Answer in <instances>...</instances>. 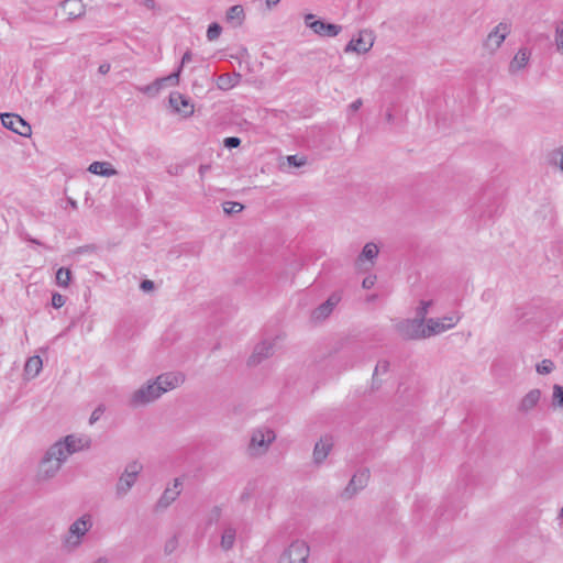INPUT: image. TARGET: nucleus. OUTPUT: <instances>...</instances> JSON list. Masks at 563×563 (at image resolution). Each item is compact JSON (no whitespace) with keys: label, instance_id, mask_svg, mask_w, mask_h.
I'll list each match as a JSON object with an SVG mask.
<instances>
[{"label":"nucleus","instance_id":"51","mask_svg":"<svg viewBox=\"0 0 563 563\" xmlns=\"http://www.w3.org/2000/svg\"><path fill=\"white\" fill-rule=\"evenodd\" d=\"M67 202H68V205H69L73 209H77V208H78V206H77V201H76V200H74L73 198H68V199H67Z\"/></svg>","mask_w":563,"mask_h":563},{"label":"nucleus","instance_id":"53","mask_svg":"<svg viewBox=\"0 0 563 563\" xmlns=\"http://www.w3.org/2000/svg\"><path fill=\"white\" fill-rule=\"evenodd\" d=\"M280 0H267V7L271 8L272 5H276Z\"/></svg>","mask_w":563,"mask_h":563},{"label":"nucleus","instance_id":"37","mask_svg":"<svg viewBox=\"0 0 563 563\" xmlns=\"http://www.w3.org/2000/svg\"><path fill=\"white\" fill-rule=\"evenodd\" d=\"M555 44L558 51L563 55V22L556 26Z\"/></svg>","mask_w":563,"mask_h":563},{"label":"nucleus","instance_id":"39","mask_svg":"<svg viewBox=\"0 0 563 563\" xmlns=\"http://www.w3.org/2000/svg\"><path fill=\"white\" fill-rule=\"evenodd\" d=\"M106 411V407L104 405H99L92 412H91V416L89 418V423L90 424H93L96 423L100 418L101 416Z\"/></svg>","mask_w":563,"mask_h":563},{"label":"nucleus","instance_id":"52","mask_svg":"<svg viewBox=\"0 0 563 563\" xmlns=\"http://www.w3.org/2000/svg\"><path fill=\"white\" fill-rule=\"evenodd\" d=\"M92 563H109V560L104 556H101V558H98L95 562Z\"/></svg>","mask_w":563,"mask_h":563},{"label":"nucleus","instance_id":"3","mask_svg":"<svg viewBox=\"0 0 563 563\" xmlns=\"http://www.w3.org/2000/svg\"><path fill=\"white\" fill-rule=\"evenodd\" d=\"M275 438V432L272 429L260 428L254 430L247 448L250 455L261 456L265 454Z\"/></svg>","mask_w":563,"mask_h":563},{"label":"nucleus","instance_id":"30","mask_svg":"<svg viewBox=\"0 0 563 563\" xmlns=\"http://www.w3.org/2000/svg\"><path fill=\"white\" fill-rule=\"evenodd\" d=\"M71 272L68 268L60 267L56 273V283L60 287H67L70 282Z\"/></svg>","mask_w":563,"mask_h":563},{"label":"nucleus","instance_id":"9","mask_svg":"<svg viewBox=\"0 0 563 563\" xmlns=\"http://www.w3.org/2000/svg\"><path fill=\"white\" fill-rule=\"evenodd\" d=\"M192 58V55H191V52L190 51H187L184 55H183V58H181V63L178 67V69L170 74L169 76H166V77H163V78H159V79H156L155 82L153 85H148L144 88H141V91L145 92V93H150L152 91L154 92H158L159 89L163 87V86H166V85H177L178 81H179V75H180V71L183 69V66L190 62Z\"/></svg>","mask_w":563,"mask_h":563},{"label":"nucleus","instance_id":"22","mask_svg":"<svg viewBox=\"0 0 563 563\" xmlns=\"http://www.w3.org/2000/svg\"><path fill=\"white\" fill-rule=\"evenodd\" d=\"M369 478V472L367 470H362L353 475L349 485L346 486L344 494L346 497H352L360 489L365 487Z\"/></svg>","mask_w":563,"mask_h":563},{"label":"nucleus","instance_id":"13","mask_svg":"<svg viewBox=\"0 0 563 563\" xmlns=\"http://www.w3.org/2000/svg\"><path fill=\"white\" fill-rule=\"evenodd\" d=\"M509 33V27L506 23H499L487 36L484 47L489 52L494 53L499 48L501 43L505 41L507 34Z\"/></svg>","mask_w":563,"mask_h":563},{"label":"nucleus","instance_id":"15","mask_svg":"<svg viewBox=\"0 0 563 563\" xmlns=\"http://www.w3.org/2000/svg\"><path fill=\"white\" fill-rule=\"evenodd\" d=\"M340 294H332L323 303H321L312 311L311 318L314 321H322L327 319L333 311L334 307L340 302Z\"/></svg>","mask_w":563,"mask_h":563},{"label":"nucleus","instance_id":"10","mask_svg":"<svg viewBox=\"0 0 563 563\" xmlns=\"http://www.w3.org/2000/svg\"><path fill=\"white\" fill-rule=\"evenodd\" d=\"M374 44V34L371 31L363 30L360 31L356 38H352L345 46V53H357L364 54L367 53Z\"/></svg>","mask_w":563,"mask_h":563},{"label":"nucleus","instance_id":"45","mask_svg":"<svg viewBox=\"0 0 563 563\" xmlns=\"http://www.w3.org/2000/svg\"><path fill=\"white\" fill-rule=\"evenodd\" d=\"M363 106V100L361 98L356 99L349 106V110L352 112L357 111Z\"/></svg>","mask_w":563,"mask_h":563},{"label":"nucleus","instance_id":"18","mask_svg":"<svg viewBox=\"0 0 563 563\" xmlns=\"http://www.w3.org/2000/svg\"><path fill=\"white\" fill-rule=\"evenodd\" d=\"M333 448V440L330 435H323L320 440L314 444L313 448V462L317 465H320L329 455Z\"/></svg>","mask_w":563,"mask_h":563},{"label":"nucleus","instance_id":"11","mask_svg":"<svg viewBox=\"0 0 563 563\" xmlns=\"http://www.w3.org/2000/svg\"><path fill=\"white\" fill-rule=\"evenodd\" d=\"M1 122L4 128L21 136H30L32 133L31 125L18 114L4 113L1 115Z\"/></svg>","mask_w":563,"mask_h":563},{"label":"nucleus","instance_id":"48","mask_svg":"<svg viewBox=\"0 0 563 563\" xmlns=\"http://www.w3.org/2000/svg\"><path fill=\"white\" fill-rule=\"evenodd\" d=\"M154 288V283L150 279H145L141 283V289L151 290Z\"/></svg>","mask_w":563,"mask_h":563},{"label":"nucleus","instance_id":"29","mask_svg":"<svg viewBox=\"0 0 563 563\" xmlns=\"http://www.w3.org/2000/svg\"><path fill=\"white\" fill-rule=\"evenodd\" d=\"M42 366H43L42 358L37 355H34V356H31L27 358L25 366H24V372L26 375H29L31 377H35L40 374Z\"/></svg>","mask_w":563,"mask_h":563},{"label":"nucleus","instance_id":"4","mask_svg":"<svg viewBox=\"0 0 563 563\" xmlns=\"http://www.w3.org/2000/svg\"><path fill=\"white\" fill-rule=\"evenodd\" d=\"M310 548L302 540L292 541L278 559V563H307Z\"/></svg>","mask_w":563,"mask_h":563},{"label":"nucleus","instance_id":"7","mask_svg":"<svg viewBox=\"0 0 563 563\" xmlns=\"http://www.w3.org/2000/svg\"><path fill=\"white\" fill-rule=\"evenodd\" d=\"M398 334L405 340L426 339L424 324L418 319H406L396 324Z\"/></svg>","mask_w":563,"mask_h":563},{"label":"nucleus","instance_id":"28","mask_svg":"<svg viewBox=\"0 0 563 563\" xmlns=\"http://www.w3.org/2000/svg\"><path fill=\"white\" fill-rule=\"evenodd\" d=\"M529 52L525 48H521L517 52L512 60L509 65V70L511 73H517L518 70L525 68L529 62Z\"/></svg>","mask_w":563,"mask_h":563},{"label":"nucleus","instance_id":"24","mask_svg":"<svg viewBox=\"0 0 563 563\" xmlns=\"http://www.w3.org/2000/svg\"><path fill=\"white\" fill-rule=\"evenodd\" d=\"M378 253V246L374 242L366 243L355 261L356 267L362 268V265L365 261H368L372 267L374 265V260L377 257Z\"/></svg>","mask_w":563,"mask_h":563},{"label":"nucleus","instance_id":"42","mask_svg":"<svg viewBox=\"0 0 563 563\" xmlns=\"http://www.w3.org/2000/svg\"><path fill=\"white\" fill-rule=\"evenodd\" d=\"M223 143H224V146L228 148H235L241 144V140L236 136H230V137H225Z\"/></svg>","mask_w":563,"mask_h":563},{"label":"nucleus","instance_id":"27","mask_svg":"<svg viewBox=\"0 0 563 563\" xmlns=\"http://www.w3.org/2000/svg\"><path fill=\"white\" fill-rule=\"evenodd\" d=\"M241 80L239 73L222 74L217 79V87L221 90H230L235 87Z\"/></svg>","mask_w":563,"mask_h":563},{"label":"nucleus","instance_id":"23","mask_svg":"<svg viewBox=\"0 0 563 563\" xmlns=\"http://www.w3.org/2000/svg\"><path fill=\"white\" fill-rule=\"evenodd\" d=\"M245 11L241 4L230 7L225 12V22L232 27H240L245 21Z\"/></svg>","mask_w":563,"mask_h":563},{"label":"nucleus","instance_id":"26","mask_svg":"<svg viewBox=\"0 0 563 563\" xmlns=\"http://www.w3.org/2000/svg\"><path fill=\"white\" fill-rule=\"evenodd\" d=\"M541 391L539 389H531L520 401L518 409L522 412L532 410L539 402Z\"/></svg>","mask_w":563,"mask_h":563},{"label":"nucleus","instance_id":"6","mask_svg":"<svg viewBox=\"0 0 563 563\" xmlns=\"http://www.w3.org/2000/svg\"><path fill=\"white\" fill-rule=\"evenodd\" d=\"M91 528V521L89 518L80 517L69 527L68 534L65 538V545L69 549H75L81 543V538Z\"/></svg>","mask_w":563,"mask_h":563},{"label":"nucleus","instance_id":"34","mask_svg":"<svg viewBox=\"0 0 563 563\" xmlns=\"http://www.w3.org/2000/svg\"><path fill=\"white\" fill-rule=\"evenodd\" d=\"M554 369V363L551 360H543L537 365V372L541 375L550 374Z\"/></svg>","mask_w":563,"mask_h":563},{"label":"nucleus","instance_id":"2","mask_svg":"<svg viewBox=\"0 0 563 563\" xmlns=\"http://www.w3.org/2000/svg\"><path fill=\"white\" fill-rule=\"evenodd\" d=\"M142 470L143 466L137 461H132L125 466L115 484V497L118 499H121L128 495V493L136 483Z\"/></svg>","mask_w":563,"mask_h":563},{"label":"nucleus","instance_id":"47","mask_svg":"<svg viewBox=\"0 0 563 563\" xmlns=\"http://www.w3.org/2000/svg\"><path fill=\"white\" fill-rule=\"evenodd\" d=\"M141 4L144 5L148 10H155L156 9L155 0H143L141 2Z\"/></svg>","mask_w":563,"mask_h":563},{"label":"nucleus","instance_id":"44","mask_svg":"<svg viewBox=\"0 0 563 563\" xmlns=\"http://www.w3.org/2000/svg\"><path fill=\"white\" fill-rule=\"evenodd\" d=\"M376 277L375 276H367L363 279L362 286L365 289H371L375 285Z\"/></svg>","mask_w":563,"mask_h":563},{"label":"nucleus","instance_id":"49","mask_svg":"<svg viewBox=\"0 0 563 563\" xmlns=\"http://www.w3.org/2000/svg\"><path fill=\"white\" fill-rule=\"evenodd\" d=\"M110 70V64L108 63H104V64H101L98 68V71L101 74V75H106L108 74Z\"/></svg>","mask_w":563,"mask_h":563},{"label":"nucleus","instance_id":"25","mask_svg":"<svg viewBox=\"0 0 563 563\" xmlns=\"http://www.w3.org/2000/svg\"><path fill=\"white\" fill-rule=\"evenodd\" d=\"M88 172L104 177L115 176L118 170L109 162H93L89 165Z\"/></svg>","mask_w":563,"mask_h":563},{"label":"nucleus","instance_id":"19","mask_svg":"<svg viewBox=\"0 0 563 563\" xmlns=\"http://www.w3.org/2000/svg\"><path fill=\"white\" fill-rule=\"evenodd\" d=\"M60 11L68 20H76L85 14L86 7L81 0H65L60 4Z\"/></svg>","mask_w":563,"mask_h":563},{"label":"nucleus","instance_id":"21","mask_svg":"<svg viewBox=\"0 0 563 563\" xmlns=\"http://www.w3.org/2000/svg\"><path fill=\"white\" fill-rule=\"evenodd\" d=\"M169 103L175 111L183 113L184 117H189L194 113V106L190 103V100L179 92L170 93Z\"/></svg>","mask_w":563,"mask_h":563},{"label":"nucleus","instance_id":"1","mask_svg":"<svg viewBox=\"0 0 563 563\" xmlns=\"http://www.w3.org/2000/svg\"><path fill=\"white\" fill-rule=\"evenodd\" d=\"M79 443L80 440L76 439L75 435H67L63 441H57L51 445L40 463L38 479L48 481L53 478L68 456L80 450Z\"/></svg>","mask_w":563,"mask_h":563},{"label":"nucleus","instance_id":"41","mask_svg":"<svg viewBox=\"0 0 563 563\" xmlns=\"http://www.w3.org/2000/svg\"><path fill=\"white\" fill-rule=\"evenodd\" d=\"M65 297L58 292L53 294L52 296V306L56 309L62 308L65 305Z\"/></svg>","mask_w":563,"mask_h":563},{"label":"nucleus","instance_id":"40","mask_svg":"<svg viewBox=\"0 0 563 563\" xmlns=\"http://www.w3.org/2000/svg\"><path fill=\"white\" fill-rule=\"evenodd\" d=\"M178 547V540L177 537L174 536L169 540L166 541L164 550L166 554L173 553Z\"/></svg>","mask_w":563,"mask_h":563},{"label":"nucleus","instance_id":"16","mask_svg":"<svg viewBox=\"0 0 563 563\" xmlns=\"http://www.w3.org/2000/svg\"><path fill=\"white\" fill-rule=\"evenodd\" d=\"M444 320H448L450 323L445 324L443 322V320H440V319H433V318L427 319L426 320L427 324L424 325L426 338H430L432 335L440 334V333L444 332L445 330L453 328L456 324L459 318L454 319L453 317H449V318H444Z\"/></svg>","mask_w":563,"mask_h":563},{"label":"nucleus","instance_id":"50","mask_svg":"<svg viewBox=\"0 0 563 563\" xmlns=\"http://www.w3.org/2000/svg\"><path fill=\"white\" fill-rule=\"evenodd\" d=\"M211 168L210 165L206 164V165H200L199 167V175L201 177V179L203 178L205 174Z\"/></svg>","mask_w":563,"mask_h":563},{"label":"nucleus","instance_id":"31","mask_svg":"<svg viewBox=\"0 0 563 563\" xmlns=\"http://www.w3.org/2000/svg\"><path fill=\"white\" fill-rule=\"evenodd\" d=\"M222 207L227 214L240 213L244 209V206L236 201H225Z\"/></svg>","mask_w":563,"mask_h":563},{"label":"nucleus","instance_id":"14","mask_svg":"<svg viewBox=\"0 0 563 563\" xmlns=\"http://www.w3.org/2000/svg\"><path fill=\"white\" fill-rule=\"evenodd\" d=\"M275 343L272 340H264L255 345L249 358L250 365H258L274 353Z\"/></svg>","mask_w":563,"mask_h":563},{"label":"nucleus","instance_id":"8","mask_svg":"<svg viewBox=\"0 0 563 563\" xmlns=\"http://www.w3.org/2000/svg\"><path fill=\"white\" fill-rule=\"evenodd\" d=\"M305 24L319 36L334 37L336 36L342 26L333 23H328L323 20H314V14L309 13L305 15Z\"/></svg>","mask_w":563,"mask_h":563},{"label":"nucleus","instance_id":"36","mask_svg":"<svg viewBox=\"0 0 563 563\" xmlns=\"http://www.w3.org/2000/svg\"><path fill=\"white\" fill-rule=\"evenodd\" d=\"M287 162L290 166L302 167L307 164V157L299 155H289L287 156Z\"/></svg>","mask_w":563,"mask_h":563},{"label":"nucleus","instance_id":"32","mask_svg":"<svg viewBox=\"0 0 563 563\" xmlns=\"http://www.w3.org/2000/svg\"><path fill=\"white\" fill-rule=\"evenodd\" d=\"M431 305H432L431 300H421L420 306L417 309V318L416 319H418L422 323H424V321L427 320L426 316L428 314V310L431 307Z\"/></svg>","mask_w":563,"mask_h":563},{"label":"nucleus","instance_id":"56","mask_svg":"<svg viewBox=\"0 0 563 563\" xmlns=\"http://www.w3.org/2000/svg\"><path fill=\"white\" fill-rule=\"evenodd\" d=\"M393 120V114L391 113H387V121H391Z\"/></svg>","mask_w":563,"mask_h":563},{"label":"nucleus","instance_id":"38","mask_svg":"<svg viewBox=\"0 0 563 563\" xmlns=\"http://www.w3.org/2000/svg\"><path fill=\"white\" fill-rule=\"evenodd\" d=\"M389 369V362L386 361V360H382V361H378L377 364H376V367L374 369V374H373V383H375V377L379 374V373H387Z\"/></svg>","mask_w":563,"mask_h":563},{"label":"nucleus","instance_id":"46","mask_svg":"<svg viewBox=\"0 0 563 563\" xmlns=\"http://www.w3.org/2000/svg\"><path fill=\"white\" fill-rule=\"evenodd\" d=\"M167 172L170 175H179L183 172V166H180V165L170 166V167H168Z\"/></svg>","mask_w":563,"mask_h":563},{"label":"nucleus","instance_id":"55","mask_svg":"<svg viewBox=\"0 0 563 563\" xmlns=\"http://www.w3.org/2000/svg\"><path fill=\"white\" fill-rule=\"evenodd\" d=\"M30 242L34 243V244H37V245H41V242L36 239H29Z\"/></svg>","mask_w":563,"mask_h":563},{"label":"nucleus","instance_id":"17","mask_svg":"<svg viewBox=\"0 0 563 563\" xmlns=\"http://www.w3.org/2000/svg\"><path fill=\"white\" fill-rule=\"evenodd\" d=\"M238 536V526L233 522H223L221 539H220V548L228 552L234 548Z\"/></svg>","mask_w":563,"mask_h":563},{"label":"nucleus","instance_id":"12","mask_svg":"<svg viewBox=\"0 0 563 563\" xmlns=\"http://www.w3.org/2000/svg\"><path fill=\"white\" fill-rule=\"evenodd\" d=\"M185 380V376L181 373H164L156 377L154 380L155 385L159 387L161 396L172 389H175L181 385Z\"/></svg>","mask_w":563,"mask_h":563},{"label":"nucleus","instance_id":"20","mask_svg":"<svg viewBox=\"0 0 563 563\" xmlns=\"http://www.w3.org/2000/svg\"><path fill=\"white\" fill-rule=\"evenodd\" d=\"M180 487L181 482L178 478H176L174 481L173 487L166 488L162 496L159 497V499L157 500L155 506L156 510L166 509L172 503H174L180 495Z\"/></svg>","mask_w":563,"mask_h":563},{"label":"nucleus","instance_id":"5","mask_svg":"<svg viewBox=\"0 0 563 563\" xmlns=\"http://www.w3.org/2000/svg\"><path fill=\"white\" fill-rule=\"evenodd\" d=\"M159 397V387H157L154 382H148L131 395L129 405L133 408H137L145 406Z\"/></svg>","mask_w":563,"mask_h":563},{"label":"nucleus","instance_id":"35","mask_svg":"<svg viewBox=\"0 0 563 563\" xmlns=\"http://www.w3.org/2000/svg\"><path fill=\"white\" fill-rule=\"evenodd\" d=\"M553 406L563 408V387L560 385L553 386Z\"/></svg>","mask_w":563,"mask_h":563},{"label":"nucleus","instance_id":"33","mask_svg":"<svg viewBox=\"0 0 563 563\" xmlns=\"http://www.w3.org/2000/svg\"><path fill=\"white\" fill-rule=\"evenodd\" d=\"M221 32H222V27L219 23L217 22H213L211 23L209 26H208V30H207V38L209 41H216L219 38V36L221 35Z\"/></svg>","mask_w":563,"mask_h":563},{"label":"nucleus","instance_id":"54","mask_svg":"<svg viewBox=\"0 0 563 563\" xmlns=\"http://www.w3.org/2000/svg\"><path fill=\"white\" fill-rule=\"evenodd\" d=\"M559 166H560V169L563 172V147H562V151H561V158H560Z\"/></svg>","mask_w":563,"mask_h":563},{"label":"nucleus","instance_id":"43","mask_svg":"<svg viewBox=\"0 0 563 563\" xmlns=\"http://www.w3.org/2000/svg\"><path fill=\"white\" fill-rule=\"evenodd\" d=\"M221 516V508L218 506H214L210 511L209 521H218Z\"/></svg>","mask_w":563,"mask_h":563}]
</instances>
